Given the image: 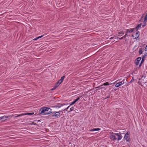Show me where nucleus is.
<instances>
[{
  "mask_svg": "<svg viewBox=\"0 0 147 147\" xmlns=\"http://www.w3.org/2000/svg\"><path fill=\"white\" fill-rule=\"evenodd\" d=\"M136 29V28H130L129 29H127L126 30V33H127H127L129 32V33H131L134 30H135Z\"/></svg>",
  "mask_w": 147,
  "mask_h": 147,
  "instance_id": "20e7f679",
  "label": "nucleus"
},
{
  "mask_svg": "<svg viewBox=\"0 0 147 147\" xmlns=\"http://www.w3.org/2000/svg\"><path fill=\"white\" fill-rule=\"evenodd\" d=\"M127 36V33L125 32V35L123 36L121 38H119V40H121V39H123L124 38H125Z\"/></svg>",
  "mask_w": 147,
  "mask_h": 147,
  "instance_id": "dca6fc26",
  "label": "nucleus"
},
{
  "mask_svg": "<svg viewBox=\"0 0 147 147\" xmlns=\"http://www.w3.org/2000/svg\"><path fill=\"white\" fill-rule=\"evenodd\" d=\"M118 33L119 34H123L124 33L123 31H121L120 32H118Z\"/></svg>",
  "mask_w": 147,
  "mask_h": 147,
  "instance_id": "393cba45",
  "label": "nucleus"
},
{
  "mask_svg": "<svg viewBox=\"0 0 147 147\" xmlns=\"http://www.w3.org/2000/svg\"><path fill=\"white\" fill-rule=\"evenodd\" d=\"M57 88L55 86H54V87L53 88H52L51 90H55Z\"/></svg>",
  "mask_w": 147,
  "mask_h": 147,
  "instance_id": "c756f323",
  "label": "nucleus"
},
{
  "mask_svg": "<svg viewBox=\"0 0 147 147\" xmlns=\"http://www.w3.org/2000/svg\"><path fill=\"white\" fill-rule=\"evenodd\" d=\"M142 48H141L139 49V53L140 55L142 53Z\"/></svg>",
  "mask_w": 147,
  "mask_h": 147,
  "instance_id": "aec40b11",
  "label": "nucleus"
},
{
  "mask_svg": "<svg viewBox=\"0 0 147 147\" xmlns=\"http://www.w3.org/2000/svg\"><path fill=\"white\" fill-rule=\"evenodd\" d=\"M119 134L118 133H114V135H115L117 136H118V135Z\"/></svg>",
  "mask_w": 147,
  "mask_h": 147,
  "instance_id": "7c9ffc66",
  "label": "nucleus"
},
{
  "mask_svg": "<svg viewBox=\"0 0 147 147\" xmlns=\"http://www.w3.org/2000/svg\"><path fill=\"white\" fill-rule=\"evenodd\" d=\"M74 109V107H71V108H70V111H68V112H70V111H73Z\"/></svg>",
  "mask_w": 147,
  "mask_h": 147,
  "instance_id": "bb28decb",
  "label": "nucleus"
},
{
  "mask_svg": "<svg viewBox=\"0 0 147 147\" xmlns=\"http://www.w3.org/2000/svg\"><path fill=\"white\" fill-rule=\"evenodd\" d=\"M8 117L6 116H4L1 117V119L2 120V121H3L6 120V119Z\"/></svg>",
  "mask_w": 147,
  "mask_h": 147,
  "instance_id": "423d86ee",
  "label": "nucleus"
},
{
  "mask_svg": "<svg viewBox=\"0 0 147 147\" xmlns=\"http://www.w3.org/2000/svg\"><path fill=\"white\" fill-rule=\"evenodd\" d=\"M110 138L111 139L113 140H116L117 139V138L114 135H111L110 136Z\"/></svg>",
  "mask_w": 147,
  "mask_h": 147,
  "instance_id": "1a4fd4ad",
  "label": "nucleus"
},
{
  "mask_svg": "<svg viewBox=\"0 0 147 147\" xmlns=\"http://www.w3.org/2000/svg\"><path fill=\"white\" fill-rule=\"evenodd\" d=\"M34 113H24V115H32L34 114Z\"/></svg>",
  "mask_w": 147,
  "mask_h": 147,
  "instance_id": "5701e85b",
  "label": "nucleus"
},
{
  "mask_svg": "<svg viewBox=\"0 0 147 147\" xmlns=\"http://www.w3.org/2000/svg\"><path fill=\"white\" fill-rule=\"evenodd\" d=\"M144 21L147 22V15H146L144 18Z\"/></svg>",
  "mask_w": 147,
  "mask_h": 147,
  "instance_id": "b1692460",
  "label": "nucleus"
},
{
  "mask_svg": "<svg viewBox=\"0 0 147 147\" xmlns=\"http://www.w3.org/2000/svg\"><path fill=\"white\" fill-rule=\"evenodd\" d=\"M133 36L134 37V36L133 35H132V36Z\"/></svg>",
  "mask_w": 147,
  "mask_h": 147,
  "instance_id": "4c0bfd02",
  "label": "nucleus"
},
{
  "mask_svg": "<svg viewBox=\"0 0 147 147\" xmlns=\"http://www.w3.org/2000/svg\"><path fill=\"white\" fill-rule=\"evenodd\" d=\"M23 115H24V113H22V114H19L16 116H15V117H14V118H16V117H21V116H23Z\"/></svg>",
  "mask_w": 147,
  "mask_h": 147,
  "instance_id": "6ab92c4d",
  "label": "nucleus"
},
{
  "mask_svg": "<svg viewBox=\"0 0 147 147\" xmlns=\"http://www.w3.org/2000/svg\"><path fill=\"white\" fill-rule=\"evenodd\" d=\"M79 97H78L77 99L75 100L74 101L72 102L69 105V106L74 105L75 103H76L77 101H78L80 99Z\"/></svg>",
  "mask_w": 147,
  "mask_h": 147,
  "instance_id": "0eeeda50",
  "label": "nucleus"
},
{
  "mask_svg": "<svg viewBox=\"0 0 147 147\" xmlns=\"http://www.w3.org/2000/svg\"><path fill=\"white\" fill-rule=\"evenodd\" d=\"M141 57H138L136 59V65H138L139 63V61L141 59Z\"/></svg>",
  "mask_w": 147,
  "mask_h": 147,
  "instance_id": "39448f33",
  "label": "nucleus"
},
{
  "mask_svg": "<svg viewBox=\"0 0 147 147\" xmlns=\"http://www.w3.org/2000/svg\"><path fill=\"white\" fill-rule=\"evenodd\" d=\"M2 121L1 119V117H0V121Z\"/></svg>",
  "mask_w": 147,
  "mask_h": 147,
  "instance_id": "e433bc0d",
  "label": "nucleus"
},
{
  "mask_svg": "<svg viewBox=\"0 0 147 147\" xmlns=\"http://www.w3.org/2000/svg\"><path fill=\"white\" fill-rule=\"evenodd\" d=\"M107 97V98H108V97Z\"/></svg>",
  "mask_w": 147,
  "mask_h": 147,
  "instance_id": "ea45409f",
  "label": "nucleus"
},
{
  "mask_svg": "<svg viewBox=\"0 0 147 147\" xmlns=\"http://www.w3.org/2000/svg\"><path fill=\"white\" fill-rule=\"evenodd\" d=\"M43 36V35H42V36H39L38 37H36V38L33 39V40H36L37 39H39V38H41Z\"/></svg>",
  "mask_w": 147,
  "mask_h": 147,
  "instance_id": "4be33fe9",
  "label": "nucleus"
},
{
  "mask_svg": "<svg viewBox=\"0 0 147 147\" xmlns=\"http://www.w3.org/2000/svg\"><path fill=\"white\" fill-rule=\"evenodd\" d=\"M122 84H124V82H123H123H122Z\"/></svg>",
  "mask_w": 147,
  "mask_h": 147,
  "instance_id": "58836bf2",
  "label": "nucleus"
},
{
  "mask_svg": "<svg viewBox=\"0 0 147 147\" xmlns=\"http://www.w3.org/2000/svg\"><path fill=\"white\" fill-rule=\"evenodd\" d=\"M129 134L130 133L129 132H127L126 133L125 135L124 138L127 141L130 142V138L129 136Z\"/></svg>",
  "mask_w": 147,
  "mask_h": 147,
  "instance_id": "7ed1b4c3",
  "label": "nucleus"
},
{
  "mask_svg": "<svg viewBox=\"0 0 147 147\" xmlns=\"http://www.w3.org/2000/svg\"><path fill=\"white\" fill-rule=\"evenodd\" d=\"M136 37H135V39H136Z\"/></svg>",
  "mask_w": 147,
  "mask_h": 147,
  "instance_id": "a19ab883",
  "label": "nucleus"
},
{
  "mask_svg": "<svg viewBox=\"0 0 147 147\" xmlns=\"http://www.w3.org/2000/svg\"><path fill=\"white\" fill-rule=\"evenodd\" d=\"M69 107V106H68V107H67L66 108H65V109H62V112L63 111H67V109H68V108Z\"/></svg>",
  "mask_w": 147,
  "mask_h": 147,
  "instance_id": "a878e982",
  "label": "nucleus"
},
{
  "mask_svg": "<svg viewBox=\"0 0 147 147\" xmlns=\"http://www.w3.org/2000/svg\"><path fill=\"white\" fill-rule=\"evenodd\" d=\"M102 86L101 85L100 86L97 87L96 88H98V89H102V88H103V87H101V86Z\"/></svg>",
  "mask_w": 147,
  "mask_h": 147,
  "instance_id": "c85d7f7f",
  "label": "nucleus"
},
{
  "mask_svg": "<svg viewBox=\"0 0 147 147\" xmlns=\"http://www.w3.org/2000/svg\"><path fill=\"white\" fill-rule=\"evenodd\" d=\"M65 77V76H62V77H61V79L59 80L58 81L60 82L61 83L63 81L64 78Z\"/></svg>",
  "mask_w": 147,
  "mask_h": 147,
  "instance_id": "9d476101",
  "label": "nucleus"
},
{
  "mask_svg": "<svg viewBox=\"0 0 147 147\" xmlns=\"http://www.w3.org/2000/svg\"><path fill=\"white\" fill-rule=\"evenodd\" d=\"M114 38L113 37H111L110 38H109V39H112Z\"/></svg>",
  "mask_w": 147,
  "mask_h": 147,
  "instance_id": "72a5a7b5",
  "label": "nucleus"
},
{
  "mask_svg": "<svg viewBox=\"0 0 147 147\" xmlns=\"http://www.w3.org/2000/svg\"><path fill=\"white\" fill-rule=\"evenodd\" d=\"M114 133H113V132H112L111 133V134H114Z\"/></svg>",
  "mask_w": 147,
  "mask_h": 147,
  "instance_id": "c9c22d12",
  "label": "nucleus"
},
{
  "mask_svg": "<svg viewBox=\"0 0 147 147\" xmlns=\"http://www.w3.org/2000/svg\"><path fill=\"white\" fill-rule=\"evenodd\" d=\"M112 84V83L110 84L108 82H107L104 83L102 85H101V86H107L108 85H111Z\"/></svg>",
  "mask_w": 147,
  "mask_h": 147,
  "instance_id": "4468645a",
  "label": "nucleus"
},
{
  "mask_svg": "<svg viewBox=\"0 0 147 147\" xmlns=\"http://www.w3.org/2000/svg\"><path fill=\"white\" fill-rule=\"evenodd\" d=\"M67 105V104H58L57 106H55L54 107H56V108H59L62 106H63L65 105Z\"/></svg>",
  "mask_w": 147,
  "mask_h": 147,
  "instance_id": "6e6552de",
  "label": "nucleus"
},
{
  "mask_svg": "<svg viewBox=\"0 0 147 147\" xmlns=\"http://www.w3.org/2000/svg\"><path fill=\"white\" fill-rule=\"evenodd\" d=\"M61 112H62L63 113V112L61 111H59L58 112H54L53 113L52 112L51 115V117H58L60 116V113Z\"/></svg>",
  "mask_w": 147,
  "mask_h": 147,
  "instance_id": "f03ea898",
  "label": "nucleus"
},
{
  "mask_svg": "<svg viewBox=\"0 0 147 147\" xmlns=\"http://www.w3.org/2000/svg\"><path fill=\"white\" fill-rule=\"evenodd\" d=\"M43 36V35H42V36H39L38 37H36V38L33 39V40H36L37 39H39V38H41Z\"/></svg>",
  "mask_w": 147,
  "mask_h": 147,
  "instance_id": "412c9836",
  "label": "nucleus"
},
{
  "mask_svg": "<svg viewBox=\"0 0 147 147\" xmlns=\"http://www.w3.org/2000/svg\"><path fill=\"white\" fill-rule=\"evenodd\" d=\"M121 134H119L117 136L118 137L117 138V140H121L122 137V136L121 135Z\"/></svg>",
  "mask_w": 147,
  "mask_h": 147,
  "instance_id": "2eb2a0df",
  "label": "nucleus"
},
{
  "mask_svg": "<svg viewBox=\"0 0 147 147\" xmlns=\"http://www.w3.org/2000/svg\"><path fill=\"white\" fill-rule=\"evenodd\" d=\"M142 25V23H140L138 24V25L136 28V30H137L140 27H141V25Z\"/></svg>",
  "mask_w": 147,
  "mask_h": 147,
  "instance_id": "a211bd4d",
  "label": "nucleus"
},
{
  "mask_svg": "<svg viewBox=\"0 0 147 147\" xmlns=\"http://www.w3.org/2000/svg\"><path fill=\"white\" fill-rule=\"evenodd\" d=\"M147 54H144L143 57H142V60H141V62L142 63H143L144 61V59L145 58V57L147 56Z\"/></svg>",
  "mask_w": 147,
  "mask_h": 147,
  "instance_id": "9b49d317",
  "label": "nucleus"
},
{
  "mask_svg": "<svg viewBox=\"0 0 147 147\" xmlns=\"http://www.w3.org/2000/svg\"><path fill=\"white\" fill-rule=\"evenodd\" d=\"M136 31H137V32L136 33V34H138V36H137V37H136L137 38H138V37L139 36V35L138 34H139L140 32H139V31H138V30H136Z\"/></svg>",
  "mask_w": 147,
  "mask_h": 147,
  "instance_id": "cd10ccee",
  "label": "nucleus"
},
{
  "mask_svg": "<svg viewBox=\"0 0 147 147\" xmlns=\"http://www.w3.org/2000/svg\"><path fill=\"white\" fill-rule=\"evenodd\" d=\"M61 84L60 82H59V81L57 82L56 84L55 85V86L57 88V87H58L59 84Z\"/></svg>",
  "mask_w": 147,
  "mask_h": 147,
  "instance_id": "f3484780",
  "label": "nucleus"
},
{
  "mask_svg": "<svg viewBox=\"0 0 147 147\" xmlns=\"http://www.w3.org/2000/svg\"><path fill=\"white\" fill-rule=\"evenodd\" d=\"M100 128H94L93 129H91L90 130V131H98L100 130Z\"/></svg>",
  "mask_w": 147,
  "mask_h": 147,
  "instance_id": "ddd939ff",
  "label": "nucleus"
},
{
  "mask_svg": "<svg viewBox=\"0 0 147 147\" xmlns=\"http://www.w3.org/2000/svg\"><path fill=\"white\" fill-rule=\"evenodd\" d=\"M146 22H145L144 23V24L142 25V27L146 25Z\"/></svg>",
  "mask_w": 147,
  "mask_h": 147,
  "instance_id": "473e14b6",
  "label": "nucleus"
},
{
  "mask_svg": "<svg viewBox=\"0 0 147 147\" xmlns=\"http://www.w3.org/2000/svg\"><path fill=\"white\" fill-rule=\"evenodd\" d=\"M51 109L49 107H44L41 108L38 112L40 114L48 115L52 113Z\"/></svg>",
  "mask_w": 147,
  "mask_h": 147,
  "instance_id": "f257e3e1",
  "label": "nucleus"
},
{
  "mask_svg": "<svg viewBox=\"0 0 147 147\" xmlns=\"http://www.w3.org/2000/svg\"><path fill=\"white\" fill-rule=\"evenodd\" d=\"M142 63H142L141 62L140 63L139 65V67H141V66L142 65Z\"/></svg>",
  "mask_w": 147,
  "mask_h": 147,
  "instance_id": "2f4dec72",
  "label": "nucleus"
},
{
  "mask_svg": "<svg viewBox=\"0 0 147 147\" xmlns=\"http://www.w3.org/2000/svg\"><path fill=\"white\" fill-rule=\"evenodd\" d=\"M146 15H147V13H146Z\"/></svg>",
  "mask_w": 147,
  "mask_h": 147,
  "instance_id": "79ce46f5",
  "label": "nucleus"
},
{
  "mask_svg": "<svg viewBox=\"0 0 147 147\" xmlns=\"http://www.w3.org/2000/svg\"><path fill=\"white\" fill-rule=\"evenodd\" d=\"M145 49L147 50V45H146V47H145Z\"/></svg>",
  "mask_w": 147,
  "mask_h": 147,
  "instance_id": "f704fd0d",
  "label": "nucleus"
},
{
  "mask_svg": "<svg viewBox=\"0 0 147 147\" xmlns=\"http://www.w3.org/2000/svg\"><path fill=\"white\" fill-rule=\"evenodd\" d=\"M122 84V82H119L115 84V86L116 87H119V86H121Z\"/></svg>",
  "mask_w": 147,
  "mask_h": 147,
  "instance_id": "f8f14e48",
  "label": "nucleus"
}]
</instances>
